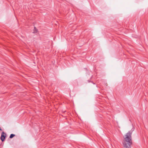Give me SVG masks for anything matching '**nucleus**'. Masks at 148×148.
Listing matches in <instances>:
<instances>
[{
    "label": "nucleus",
    "instance_id": "5",
    "mask_svg": "<svg viewBox=\"0 0 148 148\" xmlns=\"http://www.w3.org/2000/svg\"><path fill=\"white\" fill-rule=\"evenodd\" d=\"M2 130L1 127H0V131H1Z\"/></svg>",
    "mask_w": 148,
    "mask_h": 148
},
{
    "label": "nucleus",
    "instance_id": "4",
    "mask_svg": "<svg viewBox=\"0 0 148 148\" xmlns=\"http://www.w3.org/2000/svg\"><path fill=\"white\" fill-rule=\"evenodd\" d=\"M34 29L35 30V31H34V32H37V30L36 29L35 27H34Z\"/></svg>",
    "mask_w": 148,
    "mask_h": 148
},
{
    "label": "nucleus",
    "instance_id": "3",
    "mask_svg": "<svg viewBox=\"0 0 148 148\" xmlns=\"http://www.w3.org/2000/svg\"><path fill=\"white\" fill-rule=\"evenodd\" d=\"M15 136V135L13 134H11L10 136V138H13L14 136Z\"/></svg>",
    "mask_w": 148,
    "mask_h": 148
},
{
    "label": "nucleus",
    "instance_id": "1",
    "mask_svg": "<svg viewBox=\"0 0 148 148\" xmlns=\"http://www.w3.org/2000/svg\"><path fill=\"white\" fill-rule=\"evenodd\" d=\"M132 131H129L125 136L124 141L123 143L124 148H131L132 145V138L131 135Z\"/></svg>",
    "mask_w": 148,
    "mask_h": 148
},
{
    "label": "nucleus",
    "instance_id": "2",
    "mask_svg": "<svg viewBox=\"0 0 148 148\" xmlns=\"http://www.w3.org/2000/svg\"><path fill=\"white\" fill-rule=\"evenodd\" d=\"M6 136V134L4 132H2L1 133V141L3 142L4 140L5 139Z\"/></svg>",
    "mask_w": 148,
    "mask_h": 148
}]
</instances>
